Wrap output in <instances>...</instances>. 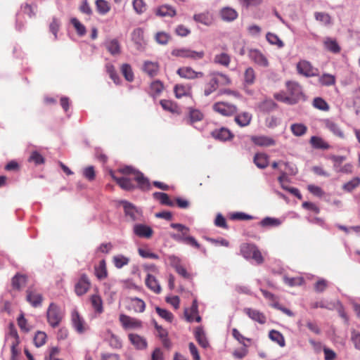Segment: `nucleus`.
I'll return each mask as SVG.
<instances>
[{"instance_id":"obj_20","label":"nucleus","mask_w":360,"mask_h":360,"mask_svg":"<svg viewBox=\"0 0 360 360\" xmlns=\"http://www.w3.org/2000/svg\"><path fill=\"white\" fill-rule=\"evenodd\" d=\"M210 79L208 82H207L205 85L204 89V95L208 96L212 93L215 91L219 87V80H217L215 75L214 76V72H212L209 74Z\"/></svg>"},{"instance_id":"obj_22","label":"nucleus","mask_w":360,"mask_h":360,"mask_svg":"<svg viewBox=\"0 0 360 360\" xmlns=\"http://www.w3.org/2000/svg\"><path fill=\"white\" fill-rule=\"evenodd\" d=\"M142 70L150 77L157 75L159 71V65L157 62L146 60L143 63Z\"/></svg>"},{"instance_id":"obj_18","label":"nucleus","mask_w":360,"mask_h":360,"mask_svg":"<svg viewBox=\"0 0 360 360\" xmlns=\"http://www.w3.org/2000/svg\"><path fill=\"white\" fill-rule=\"evenodd\" d=\"M251 140L255 145L262 147H269L276 144V141L273 138L266 136H253Z\"/></svg>"},{"instance_id":"obj_53","label":"nucleus","mask_w":360,"mask_h":360,"mask_svg":"<svg viewBox=\"0 0 360 360\" xmlns=\"http://www.w3.org/2000/svg\"><path fill=\"white\" fill-rule=\"evenodd\" d=\"M96 6L98 12L102 15L106 14L110 8L108 3L105 0H96Z\"/></svg>"},{"instance_id":"obj_52","label":"nucleus","mask_w":360,"mask_h":360,"mask_svg":"<svg viewBox=\"0 0 360 360\" xmlns=\"http://www.w3.org/2000/svg\"><path fill=\"white\" fill-rule=\"evenodd\" d=\"M319 82L323 86H331L335 83V77L330 74H323L319 77Z\"/></svg>"},{"instance_id":"obj_12","label":"nucleus","mask_w":360,"mask_h":360,"mask_svg":"<svg viewBox=\"0 0 360 360\" xmlns=\"http://www.w3.org/2000/svg\"><path fill=\"white\" fill-rule=\"evenodd\" d=\"M119 319L125 329L140 328L142 326V322L141 321L125 314H121Z\"/></svg>"},{"instance_id":"obj_2","label":"nucleus","mask_w":360,"mask_h":360,"mask_svg":"<svg viewBox=\"0 0 360 360\" xmlns=\"http://www.w3.org/2000/svg\"><path fill=\"white\" fill-rule=\"evenodd\" d=\"M241 255L247 259H252L257 264L263 262V257L258 248L252 244H243L240 246Z\"/></svg>"},{"instance_id":"obj_43","label":"nucleus","mask_w":360,"mask_h":360,"mask_svg":"<svg viewBox=\"0 0 360 360\" xmlns=\"http://www.w3.org/2000/svg\"><path fill=\"white\" fill-rule=\"evenodd\" d=\"M112 262L116 268L121 269L129 264V258L122 255H117L113 257Z\"/></svg>"},{"instance_id":"obj_38","label":"nucleus","mask_w":360,"mask_h":360,"mask_svg":"<svg viewBox=\"0 0 360 360\" xmlns=\"http://www.w3.org/2000/svg\"><path fill=\"white\" fill-rule=\"evenodd\" d=\"M95 275L99 280L107 277L108 272L105 260L100 261L99 264L95 266Z\"/></svg>"},{"instance_id":"obj_1","label":"nucleus","mask_w":360,"mask_h":360,"mask_svg":"<svg viewBox=\"0 0 360 360\" xmlns=\"http://www.w3.org/2000/svg\"><path fill=\"white\" fill-rule=\"evenodd\" d=\"M47 321L53 327H57L60 323L63 312L61 309L55 303H51L46 312Z\"/></svg>"},{"instance_id":"obj_17","label":"nucleus","mask_w":360,"mask_h":360,"mask_svg":"<svg viewBox=\"0 0 360 360\" xmlns=\"http://www.w3.org/2000/svg\"><path fill=\"white\" fill-rule=\"evenodd\" d=\"M133 232L136 236L140 238H149L152 236L153 231L150 226L146 224H136L133 227Z\"/></svg>"},{"instance_id":"obj_37","label":"nucleus","mask_w":360,"mask_h":360,"mask_svg":"<svg viewBox=\"0 0 360 360\" xmlns=\"http://www.w3.org/2000/svg\"><path fill=\"white\" fill-rule=\"evenodd\" d=\"M258 108L264 112H270L277 108V104L272 99H266L261 102Z\"/></svg>"},{"instance_id":"obj_64","label":"nucleus","mask_w":360,"mask_h":360,"mask_svg":"<svg viewBox=\"0 0 360 360\" xmlns=\"http://www.w3.org/2000/svg\"><path fill=\"white\" fill-rule=\"evenodd\" d=\"M328 282L323 278H319L314 285V290L316 292H323L328 287Z\"/></svg>"},{"instance_id":"obj_62","label":"nucleus","mask_w":360,"mask_h":360,"mask_svg":"<svg viewBox=\"0 0 360 360\" xmlns=\"http://www.w3.org/2000/svg\"><path fill=\"white\" fill-rule=\"evenodd\" d=\"M189 117L191 124H193L195 122L201 120L203 117V115L198 110L191 109L189 112Z\"/></svg>"},{"instance_id":"obj_31","label":"nucleus","mask_w":360,"mask_h":360,"mask_svg":"<svg viewBox=\"0 0 360 360\" xmlns=\"http://www.w3.org/2000/svg\"><path fill=\"white\" fill-rule=\"evenodd\" d=\"M27 277L25 275L17 274L12 278L13 288L20 290L26 284Z\"/></svg>"},{"instance_id":"obj_40","label":"nucleus","mask_w":360,"mask_h":360,"mask_svg":"<svg viewBox=\"0 0 360 360\" xmlns=\"http://www.w3.org/2000/svg\"><path fill=\"white\" fill-rule=\"evenodd\" d=\"M90 300L94 311L98 314L102 313L103 311V308L101 297L98 295H91Z\"/></svg>"},{"instance_id":"obj_59","label":"nucleus","mask_w":360,"mask_h":360,"mask_svg":"<svg viewBox=\"0 0 360 360\" xmlns=\"http://www.w3.org/2000/svg\"><path fill=\"white\" fill-rule=\"evenodd\" d=\"M214 76L217 77V80H219V86L222 85H229L231 84L230 78L225 74L219 72H213Z\"/></svg>"},{"instance_id":"obj_63","label":"nucleus","mask_w":360,"mask_h":360,"mask_svg":"<svg viewBox=\"0 0 360 360\" xmlns=\"http://www.w3.org/2000/svg\"><path fill=\"white\" fill-rule=\"evenodd\" d=\"M132 304L134 310L136 312H143L145 310L146 304L145 302L139 299V298H134L132 300Z\"/></svg>"},{"instance_id":"obj_16","label":"nucleus","mask_w":360,"mask_h":360,"mask_svg":"<svg viewBox=\"0 0 360 360\" xmlns=\"http://www.w3.org/2000/svg\"><path fill=\"white\" fill-rule=\"evenodd\" d=\"M90 287V281L86 274H82L75 287V293L82 296L84 295Z\"/></svg>"},{"instance_id":"obj_47","label":"nucleus","mask_w":360,"mask_h":360,"mask_svg":"<svg viewBox=\"0 0 360 360\" xmlns=\"http://www.w3.org/2000/svg\"><path fill=\"white\" fill-rule=\"evenodd\" d=\"M174 93L176 98H181L183 96L189 95L190 88L182 84H176L174 86Z\"/></svg>"},{"instance_id":"obj_9","label":"nucleus","mask_w":360,"mask_h":360,"mask_svg":"<svg viewBox=\"0 0 360 360\" xmlns=\"http://www.w3.org/2000/svg\"><path fill=\"white\" fill-rule=\"evenodd\" d=\"M287 91L289 94L290 99L295 100V104L297 103L302 97V89L301 86L295 82H286Z\"/></svg>"},{"instance_id":"obj_58","label":"nucleus","mask_w":360,"mask_h":360,"mask_svg":"<svg viewBox=\"0 0 360 360\" xmlns=\"http://www.w3.org/2000/svg\"><path fill=\"white\" fill-rule=\"evenodd\" d=\"M133 8L136 13L141 14L146 9V5L143 0H133Z\"/></svg>"},{"instance_id":"obj_25","label":"nucleus","mask_w":360,"mask_h":360,"mask_svg":"<svg viewBox=\"0 0 360 360\" xmlns=\"http://www.w3.org/2000/svg\"><path fill=\"white\" fill-rule=\"evenodd\" d=\"M253 162L258 168L264 169L269 165V155L264 153H256Z\"/></svg>"},{"instance_id":"obj_45","label":"nucleus","mask_w":360,"mask_h":360,"mask_svg":"<svg viewBox=\"0 0 360 360\" xmlns=\"http://www.w3.org/2000/svg\"><path fill=\"white\" fill-rule=\"evenodd\" d=\"M255 72L251 67L248 68L244 73V82L246 85H252L255 80Z\"/></svg>"},{"instance_id":"obj_50","label":"nucleus","mask_w":360,"mask_h":360,"mask_svg":"<svg viewBox=\"0 0 360 360\" xmlns=\"http://www.w3.org/2000/svg\"><path fill=\"white\" fill-rule=\"evenodd\" d=\"M328 158L333 161V169L335 172L341 167V164L346 160L345 156L335 155H330Z\"/></svg>"},{"instance_id":"obj_24","label":"nucleus","mask_w":360,"mask_h":360,"mask_svg":"<svg viewBox=\"0 0 360 360\" xmlns=\"http://www.w3.org/2000/svg\"><path fill=\"white\" fill-rule=\"evenodd\" d=\"M129 339L131 343L138 349H144L147 347L146 340L137 334H129Z\"/></svg>"},{"instance_id":"obj_39","label":"nucleus","mask_w":360,"mask_h":360,"mask_svg":"<svg viewBox=\"0 0 360 360\" xmlns=\"http://www.w3.org/2000/svg\"><path fill=\"white\" fill-rule=\"evenodd\" d=\"M153 197L156 200H158L162 205H168L170 207H173L174 205V202L169 199V197L167 193L155 192L153 193Z\"/></svg>"},{"instance_id":"obj_54","label":"nucleus","mask_w":360,"mask_h":360,"mask_svg":"<svg viewBox=\"0 0 360 360\" xmlns=\"http://www.w3.org/2000/svg\"><path fill=\"white\" fill-rule=\"evenodd\" d=\"M155 311L162 319H165V321H167V322H169V323H171L172 321L174 316L168 310L162 309L159 307H156Z\"/></svg>"},{"instance_id":"obj_8","label":"nucleus","mask_w":360,"mask_h":360,"mask_svg":"<svg viewBox=\"0 0 360 360\" xmlns=\"http://www.w3.org/2000/svg\"><path fill=\"white\" fill-rule=\"evenodd\" d=\"M170 226L174 229H176L180 233H170V237L175 241H177L179 243H184L186 241V238H187V234L190 231L189 228L184 224L178 223H172L170 224Z\"/></svg>"},{"instance_id":"obj_11","label":"nucleus","mask_w":360,"mask_h":360,"mask_svg":"<svg viewBox=\"0 0 360 360\" xmlns=\"http://www.w3.org/2000/svg\"><path fill=\"white\" fill-rule=\"evenodd\" d=\"M248 56L257 65L266 68L269 65V61L266 57L257 49H250L248 53Z\"/></svg>"},{"instance_id":"obj_29","label":"nucleus","mask_w":360,"mask_h":360,"mask_svg":"<svg viewBox=\"0 0 360 360\" xmlns=\"http://www.w3.org/2000/svg\"><path fill=\"white\" fill-rule=\"evenodd\" d=\"M176 14L174 8L169 5H162L156 11V15L162 17H174Z\"/></svg>"},{"instance_id":"obj_19","label":"nucleus","mask_w":360,"mask_h":360,"mask_svg":"<svg viewBox=\"0 0 360 360\" xmlns=\"http://www.w3.org/2000/svg\"><path fill=\"white\" fill-rule=\"evenodd\" d=\"M244 311L252 320L257 321L260 324H264L266 321L265 315L257 309L245 308Z\"/></svg>"},{"instance_id":"obj_4","label":"nucleus","mask_w":360,"mask_h":360,"mask_svg":"<svg viewBox=\"0 0 360 360\" xmlns=\"http://www.w3.org/2000/svg\"><path fill=\"white\" fill-rule=\"evenodd\" d=\"M121 204L123 205L124 214L128 221H135L141 220V212L133 204L125 200L122 201Z\"/></svg>"},{"instance_id":"obj_14","label":"nucleus","mask_w":360,"mask_h":360,"mask_svg":"<svg viewBox=\"0 0 360 360\" xmlns=\"http://www.w3.org/2000/svg\"><path fill=\"white\" fill-rule=\"evenodd\" d=\"M177 74L182 78L193 79L201 78L204 76L203 72H196L190 67H183L177 70Z\"/></svg>"},{"instance_id":"obj_42","label":"nucleus","mask_w":360,"mask_h":360,"mask_svg":"<svg viewBox=\"0 0 360 360\" xmlns=\"http://www.w3.org/2000/svg\"><path fill=\"white\" fill-rule=\"evenodd\" d=\"M292 133L296 136H302L306 134L307 127L301 123L292 124L290 126Z\"/></svg>"},{"instance_id":"obj_56","label":"nucleus","mask_w":360,"mask_h":360,"mask_svg":"<svg viewBox=\"0 0 360 360\" xmlns=\"http://www.w3.org/2000/svg\"><path fill=\"white\" fill-rule=\"evenodd\" d=\"M266 40L269 43L273 45H277L278 47L281 48L283 46V42L278 38V37L271 32H268L266 35Z\"/></svg>"},{"instance_id":"obj_34","label":"nucleus","mask_w":360,"mask_h":360,"mask_svg":"<svg viewBox=\"0 0 360 360\" xmlns=\"http://www.w3.org/2000/svg\"><path fill=\"white\" fill-rule=\"evenodd\" d=\"M310 143L313 148L316 149H328L330 145L326 142L321 137L319 136H311L310 139Z\"/></svg>"},{"instance_id":"obj_15","label":"nucleus","mask_w":360,"mask_h":360,"mask_svg":"<svg viewBox=\"0 0 360 360\" xmlns=\"http://www.w3.org/2000/svg\"><path fill=\"white\" fill-rule=\"evenodd\" d=\"M72 321L74 328L80 334L84 333L88 329L84 319L79 315L78 312L74 311L72 313Z\"/></svg>"},{"instance_id":"obj_6","label":"nucleus","mask_w":360,"mask_h":360,"mask_svg":"<svg viewBox=\"0 0 360 360\" xmlns=\"http://www.w3.org/2000/svg\"><path fill=\"white\" fill-rule=\"evenodd\" d=\"M172 55L176 57L198 60L204 57L205 53L203 51H195L188 49H176L172 51Z\"/></svg>"},{"instance_id":"obj_28","label":"nucleus","mask_w":360,"mask_h":360,"mask_svg":"<svg viewBox=\"0 0 360 360\" xmlns=\"http://www.w3.org/2000/svg\"><path fill=\"white\" fill-rule=\"evenodd\" d=\"M234 120L240 127H246L252 120V115L250 112H243L236 115Z\"/></svg>"},{"instance_id":"obj_26","label":"nucleus","mask_w":360,"mask_h":360,"mask_svg":"<svg viewBox=\"0 0 360 360\" xmlns=\"http://www.w3.org/2000/svg\"><path fill=\"white\" fill-rule=\"evenodd\" d=\"M220 15L224 21L231 22L238 17V13L232 8L224 7L220 11Z\"/></svg>"},{"instance_id":"obj_27","label":"nucleus","mask_w":360,"mask_h":360,"mask_svg":"<svg viewBox=\"0 0 360 360\" xmlns=\"http://www.w3.org/2000/svg\"><path fill=\"white\" fill-rule=\"evenodd\" d=\"M146 285L154 292L159 294L161 292V287L155 276L148 274L146 278Z\"/></svg>"},{"instance_id":"obj_13","label":"nucleus","mask_w":360,"mask_h":360,"mask_svg":"<svg viewBox=\"0 0 360 360\" xmlns=\"http://www.w3.org/2000/svg\"><path fill=\"white\" fill-rule=\"evenodd\" d=\"M193 19L195 22L201 23L207 27L211 26L214 22L213 14L209 11L194 14Z\"/></svg>"},{"instance_id":"obj_3","label":"nucleus","mask_w":360,"mask_h":360,"mask_svg":"<svg viewBox=\"0 0 360 360\" xmlns=\"http://www.w3.org/2000/svg\"><path fill=\"white\" fill-rule=\"evenodd\" d=\"M119 171L120 172L124 174H134V180L138 183L140 188L148 189L150 188V183L148 179L146 178L141 172L136 171L131 167L126 166L123 168L120 169Z\"/></svg>"},{"instance_id":"obj_49","label":"nucleus","mask_w":360,"mask_h":360,"mask_svg":"<svg viewBox=\"0 0 360 360\" xmlns=\"http://www.w3.org/2000/svg\"><path fill=\"white\" fill-rule=\"evenodd\" d=\"M274 97L275 99H276L278 101L289 104V105H293L295 104V100L290 99V97L287 94L282 91L278 93H275L274 94Z\"/></svg>"},{"instance_id":"obj_44","label":"nucleus","mask_w":360,"mask_h":360,"mask_svg":"<svg viewBox=\"0 0 360 360\" xmlns=\"http://www.w3.org/2000/svg\"><path fill=\"white\" fill-rule=\"evenodd\" d=\"M325 47L333 53H338L340 51V47L336 40L331 38H326L324 41Z\"/></svg>"},{"instance_id":"obj_21","label":"nucleus","mask_w":360,"mask_h":360,"mask_svg":"<svg viewBox=\"0 0 360 360\" xmlns=\"http://www.w3.org/2000/svg\"><path fill=\"white\" fill-rule=\"evenodd\" d=\"M111 177L117 182V184L124 190L131 191L134 188V185L130 178L128 177H117L112 172H110Z\"/></svg>"},{"instance_id":"obj_61","label":"nucleus","mask_w":360,"mask_h":360,"mask_svg":"<svg viewBox=\"0 0 360 360\" xmlns=\"http://www.w3.org/2000/svg\"><path fill=\"white\" fill-rule=\"evenodd\" d=\"M281 224V221L278 219L271 217H265L261 221L262 226H277Z\"/></svg>"},{"instance_id":"obj_5","label":"nucleus","mask_w":360,"mask_h":360,"mask_svg":"<svg viewBox=\"0 0 360 360\" xmlns=\"http://www.w3.org/2000/svg\"><path fill=\"white\" fill-rule=\"evenodd\" d=\"M297 70L299 74L307 77H315L319 75V70L314 68L310 62L302 60L297 64Z\"/></svg>"},{"instance_id":"obj_46","label":"nucleus","mask_w":360,"mask_h":360,"mask_svg":"<svg viewBox=\"0 0 360 360\" xmlns=\"http://www.w3.org/2000/svg\"><path fill=\"white\" fill-rule=\"evenodd\" d=\"M269 337L272 341L278 343L281 347L285 345L284 338L280 332L272 330L269 332Z\"/></svg>"},{"instance_id":"obj_32","label":"nucleus","mask_w":360,"mask_h":360,"mask_svg":"<svg viewBox=\"0 0 360 360\" xmlns=\"http://www.w3.org/2000/svg\"><path fill=\"white\" fill-rule=\"evenodd\" d=\"M195 337L198 344L203 348L209 347V342L205 335V331L201 327H198L195 329Z\"/></svg>"},{"instance_id":"obj_41","label":"nucleus","mask_w":360,"mask_h":360,"mask_svg":"<svg viewBox=\"0 0 360 360\" xmlns=\"http://www.w3.org/2000/svg\"><path fill=\"white\" fill-rule=\"evenodd\" d=\"M214 62L224 67H228L231 62V57L226 53L217 54L214 58Z\"/></svg>"},{"instance_id":"obj_55","label":"nucleus","mask_w":360,"mask_h":360,"mask_svg":"<svg viewBox=\"0 0 360 360\" xmlns=\"http://www.w3.org/2000/svg\"><path fill=\"white\" fill-rule=\"evenodd\" d=\"M359 185H360V178L354 177L351 181L345 184L342 186V188L347 192H351L354 188L358 187Z\"/></svg>"},{"instance_id":"obj_35","label":"nucleus","mask_w":360,"mask_h":360,"mask_svg":"<svg viewBox=\"0 0 360 360\" xmlns=\"http://www.w3.org/2000/svg\"><path fill=\"white\" fill-rule=\"evenodd\" d=\"M198 302L196 300H194L193 301L191 308L185 309L184 315H185L186 320L188 322H192L194 321V316L198 314Z\"/></svg>"},{"instance_id":"obj_57","label":"nucleus","mask_w":360,"mask_h":360,"mask_svg":"<svg viewBox=\"0 0 360 360\" xmlns=\"http://www.w3.org/2000/svg\"><path fill=\"white\" fill-rule=\"evenodd\" d=\"M313 105L314 108L321 110H328L329 105L328 103L321 98L317 97L314 99Z\"/></svg>"},{"instance_id":"obj_23","label":"nucleus","mask_w":360,"mask_h":360,"mask_svg":"<svg viewBox=\"0 0 360 360\" xmlns=\"http://www.w3.org/2000/svg\"><path fill=\"white\" fill-rule=\"evenodd\" d=\"M212 136L215 139L221 141H226L233 137L232 133L225 127L215 129L212 132Z\"/></svg>"},{"instance_id":"obj_60","label":"nucleus","mask_w":360,"mask_h":360,"mask_svg":"<svg viewBox=\"0 0 360 360\" xmlns=\"http://www.w3.org/2000/svg\"><path fill=\"white\" fill-rule=\"evenodd\" d=\"M122 72L127 81L131 82L134 79V74L129 65L123 64L122 66Z\"/></svg>"},{"instance_id":"obj_30","label":"nucleus","mask_w":360,"mask_h":360,"mask_svg":"<svg viewBox=\"0 0 360 360\" xmlns=\"http://www.w3.org/2000/svg\"><path fill=\"white\" fill-rule=\"evenodd\" d=\"M131 39L137 45V49L142 48L144 44L143 30L141 28L135 29L131 34Z\"/></svg>"},{"instance_id":"obj_36","label":"nucleus","mask_w":360,"mask_h":360,"mask_svg":"<svg viewBox=\"0 0 360 360\" xmlns=\"http://www.w3.org/2000/svg\"><path fill=\"white\" fill-rule=\"evenodd\" d=\"M325 125L326 127L334 135L342 139L344 138V134L338 124L335 123L334 122L330 120H326L325 121Z\"/></svg>"},{"instance_id":"obj_10","label":"nucleus","mask_w":360,"mask_h":360,"mask_svg":"<svg viewBox=\"0 0 360 360\" xmlns=\"http://www.w3.org/2000/svg\"><path fill=\"white\" fill-rule=\"evenodd\" d=\"M26 300L34 307L41 305L43 300L42 295L38 292L34 288H28L26 291Z\"/></svg>"},{"instance_id":"obj_7","label":"nucleus","mask_w":360,"mask_h":360,"mask_svg":"<svg viewBox=\"0 0 360 360\" xmlns=\"http://www.w3.org/2000/svg\"><path fill=\"white\" fill-rule=\"evenodd\" d=\"M212 109L216 112L223 116H231L237 112L236 105L226 102H217L212 106Z\"/></svg>"},{"instance_id":"obj_48","label":"nucleus","mask_w":360,"mask_h":360,"mask_svg":"<svg viewBox=\"0 0 360 360\" xmlns=\"http://www.w3.org/2000/svg\"><path fill=\"white\" fill-rule=\"evenodd\" d=\"M70 22L75 27L77 34L79 36H84L86 32L85 26L82 24L76 18H72Z\"/></svg>"},{"instance_id":"obj_51","label":"nucleus","mask_w":360,"mask_h":360,"mask_svg":"<svg viewBox=\"0 0 360 360\" xmlns=\"http://www.w3.org/2000/svg\"><path fill=\"white\" fill-rule=\"evenodd\" d=\"M46 334L43 331H37L34 338V343L37 347L44 345L46 340Z\"/></svg>"},{"instance_id":"obj_33","label":"nucleus","mask_w":360,"mask_h":360,"mask_svg":"<svg viewBox=\"0 0 360 360\" xmlns=\"http://www.w3.org/2000/svg\"><path fill=\"white\" fill-rule=\"evenodd\" d=\"M105 46L107 50L113 56L120 53V43L115 39L107 40L105 42Z\"/></svg>"}]
</instances>
